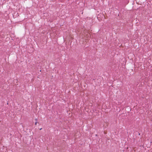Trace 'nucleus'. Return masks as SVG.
<instances>
[{
  "label": "nucleus",
  "instance_id": "2",
  "mask_svg": "<svg viewBox=\"0 0 152 152\" xmlns=\"http://www.w3.org/2000/svg\"><path fill=\"white\" fill-rule=\"evenodd\" d=\"M99 15H98L97 16V18H98L99 17Z\"/></svg>",
  "mask_w": 152,
  "mask_h": 152
},
{
  "label": "nucleus",
  "instance_id": "3",
  "mask_svg": "<svg viewBox=\"0 0 152 152\" xmlns=\"http://www.w3.org/2000/svg\"><path fill=\"white\" fill-rule=\"evenodd\" d=\"M42 129V128L41 129H40L41 130Z\"/></svg>",
  "mask_w": 152,
  "mask_h": 152
},
{
  "label": "nucleus",
  "instance_id": "1",
  "mask_svg": "<svg viewBox=\"0 0 152 152\" xmlns=\"http://www.w3.org/2000/svg\"><path fill=\"white\" fill-rule=\"evenodd\" d=\"M37 122H35V125H36L37 124Z\"/></svg>",
  "mask_w": 152,
  "mask_h": 152
}]
</instances>
